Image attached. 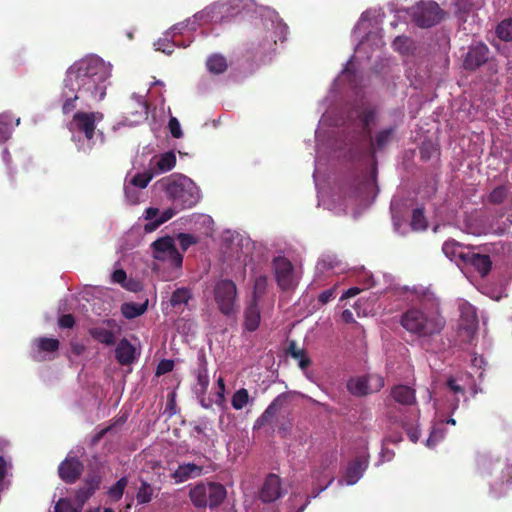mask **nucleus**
<instances>
[{
  "instance_id": "obj_1",
  "label": "nucleus",
  "mask_w": 512,
  "mask_h": 512,
  "mask_svg": "<svg viewBox=\"0 0 512 512\" xmlns=\"http://www.w3.org/2000/svg\"><path fill=\"white\" fill-rule=\"evenodd\" d=\"M111 71L98 56H87L67 68L63 86L70 92H79L82 98L100 102L104 99Z\"/></svg>"
},
{
  "instance_id": "obj_2",
  "label": "nucleus",
  "mask_w": 512,
  "mask_h": 512,
  "mask_svg": "<svg viewBox=\"0 0 512 512\" xmlns=\"http://www.w3.org/2000/svg\"><path fill=\"white\" fill-rule=\"evenodd\" d=\"M439 300L430 291L423 293L418 306L408 308L400 324L410 334L418 337H432L440 334L445 320L439 311Z\"/></svg>"
},
{
  "instance_id": "obj_3",
  "label": "nucleus",
  "mask_w": 512,
  "mask_h": 512,
  "mask_svg": "<svg viewBox=\"0 0 512 512\" xmlns=\"http://www.w3.org/2000/svg\"><path fill=\"white\" fill-rule=\"evenodd\" d=\"M162 185L175 209H191L200 201L199 188L186 176L169 177Z\"/></svg>"
},
{
  "instance_id": "obj_4",
  "label": "nucleus",
  "mask_w": 512,
  "mask_h": 512,
  "mask_svg": "<svg viewBox=\"0 0 512 512\" xmlns=\"http://www.w3.org/2000/svg\"><path fill=\"white\" fill-rule=\"evenodd\" d=\"M206 492L210 493V508L212 509L218 507L227 497V490L220 483H198L189 491L190 500L196 508H205L207 506Z\"/></svg>"
},
{
  "instance_id": "obj_5",
  "label": "nucleus",
  "mask_w": 512,
  "mask_h": 512,
  "mask_svg": "<svg viewBox=\"0 0 512 512\" xmlns=\"http://www.w3.org/2000/svg\"><path fill=\"white\" fill-rule=\"evenodd\" d=\"M410 16L418 27L430 28L444 19L445 11L435 1H419L410 10Z\"/></svg>"
},
{
  "instance_id": "obj_6",
  "label": "nucleus",
  "mask_w": 512,
  "mask_h": 512,
  "mask_svg": "<svg viewBox=\"0 0 512 512\" xmlns=\"http://www.w3.org/2000/svg\"><path fill=\"white\" fill-rule=\"evenodd\" d=\"M214 298L222 315L230 316L234 314L237 286L230 279L219 280L214 287Z\"/></svg>"
},
{
  "instance_id": "obj_7",
  "label": "nucleus",
  "mask_w": 512,
  "mask_h": 512,
  "mask_svg": "<svg viewBox=\"0 0 512 512\" xmlns=\"http://www.w3.org/2000/svg\"><path fill=\"white\" fill-rule=\"evenodd\" d=\"M153 257L160 261H168L173 267H181L182 254L179 253L174 239L165 236L152 243Z\"/></svg>"
},
{
  "instance_id": "obj_8",
  "label": "nucleus",
  "mask_w": 512,
  "mask_h": 512,
  "mask_svg": "<svg viewBox=\"0 0 512 512\" xmlns=\"http://www.w3.org/2000/svg\"><path fill=\"white\" fill-rule=\"evenodd\" d=\"M346 386L352 395L365 396L378 392L384 386V379L378 374H369L351 379Z\"/></svg>"
},
{
  "instance_id": "obj_9",
  "label": "nucleus",
  "mask_w": 512,
  "mask_h": 512,
  "mask_svg": "<svg viewBox=\"0 0 512 512\" xmlns=\"http://www.w3.org/2000/svg\"><path fill=\"white\" fill-rule=\"evenodd\" d=\"M102 119L98 112H76L69 123V130L84 134L88 141H91L95 133V122Z\"/></svg>"
},
{
  "instance_id": "obj_10",
  "label": "nucleus",
  "mask_w": 512,
  "mask_h": 512,
  "mask_svg": "<svg viewBox=\"0 0 512 512\" xmlns=\"http://www.w3.org/2000/svg\"><path fill=\"white\" fill-rule=\"evenodd\" d=\"M275 274L278 286L283 291L294 288L296 281L294 278V268L291 261L283 256L274 259Z\"/></svg>"
},
{
  "instance_id": "obj_11",
  "label": "nucleus",
  "mask_w": 512,
  "mask_h": 512,
  "mask_svg": "<svg viewBox=\"0 0 512 512\" xmlns=\"http://www.w3.org/2000/svg\"><path fill=\"white\" fill-rule=\"evenodd\" d=\"M231 9L228 2H216L196 13L195 18L205 23H224L228 21Z\"/></svg>"
},
{
  "instance_id": "obj_12",
  "label": "nucleus",
  "mask_w": 512,
  "mask_h": 512,
  "mask_svg": "<svg viewBox=\"0 0 512 512\" xmlns=\"http://www.w3.org/2000/svg\"><path fill=\"white\" fill-rule=\"evenodd\" d=\"M85 465L76 456H66V458L59 464L58 473L59 477L66 484H74L81 477Z\"/></svg>"
},
{
  "instance_id": "obj_13",
  "label": "nucleus",
  "mask_w": 512,
  "mask_h": 512,
  "mask_svg": "<svg viewBox=\"0 0 512 512\" xmlns=\"http://www.w3.org/2000/svg\"><path fill=\"white\" fill-rule=\"evenodd\" d=\"M284 494L281 478L274 473L268 474L259 489V500L264 503H270L279 500Z\"/></svg>"
},
{
  "instance_id": "obj_14",
  "label": "nucleus",
  "mask_w": 512,
  "mask_h": 512,
  "mask_svg": "<svg viewBox=\"0 0 512 512\" xmlns=\"http://www.w3.org/2000/svg\"><path fill=\"white\" fill-rule=\"evenodd\" d=\"M461 262L465 266H470L481 278H485L492 270L493 263L489 254H480L473 251H467L465 256H461Z\"/></svg>"
},
{
  "instance_id": "obj_15",
  "label": "nucleus",
  "mask_w": 512,
  "mask_h": 512,
  "mask_svg": "<svg viewBox=\"0 0 512 512\" xmlns=\"http://www.w3.org/2000/svg\"><path fill=\"white\" fill-rule=\"evenodd\" d=\"M489 60V47L483 43L472 44L464 58V69L473 71Z\"/></svg>"
},
{
  "instance_id": "obj_16",
  "label": "nucleus",
  "mask_w": 512,
  "mask_h": 512,
  "mask_svg": "<svg viewBox=\"0 0 512 512\" xmlns=\"http://www.w3.org/2000/svg\"><path fill=\"white\" fill-rule=\"evenodd\" d=\"M395 131L396 127L390 126L378 131L374 137H372L371 133L370 138H365L369 141V151L372 156H374L378 151H382L392 142Z\"/></svg>"
},
{
  "instance_id": "obj_17",
  "label": "nucleus",
  "mask_w": 512,
  "mask_h": 512,
  "mask_svg": "<svg viewBox=\"0 0 512 512\" xmlns=\"http://www.w3.org/2000/svg\"><path fill=\"white\" fill-rule=\"evenodd\" d=\"M243 317L244 329L249 332H254L260 324V310L257 295L253 294L251 301L244 309Z\"/></svg>"
},
{
  "instance_id": "obj_18",
  "label": "nucleus",
  "mask_w": 512,
  "mask_h": 512,
  "mask_svg": "<svg viewBox=\"0 0 512 512\" xmlns=\"http://www.w3.org/2000/svg\"><path fill=\"white\" fill-rule=\"evenodd\" d=\"M391 396L397 404L402 406H413L417 403L415 389L405 384L394 385L391 388Z\"/></svg>"
},
{
  "instance_id": "obj_19",
  "label": "nucleus",
  "mask_w": 512,
  "mask_h": 512,
  "mask_svg": "<svg viewBox=\"0 0 512 512\" xmlns=\"http://www.w3.org/2000/svg\"><path fill=\"white\" fill-rule=\"evenodd\" d=\"M368 467V459L365 456L356 457L346 469L345 481L347 485H354L363 476Z\"/></svg>"
},
{
  "instance_id": "obj_20",
  "label": "nucleus",
  "mask_w": 512,
  "mask_h": 512,
  "mask_svg": "<svg viewBox=\"0 0 512 512\" xmlns=\"http://www.w3.org/2000/svg\"><path fill=\"white\" fill-rule=\"evenodd\" d=\"M203 475V465L184 463L179 464L177 469L172 474V478L176 483H182L190 478L201 477Z\"/></svg>"
},
{
  "instance_id": "obj_21",
  "label": "nucleus",
  "mask_w": 512,
  "mask_h": 512,
  "mask_svg": "<svg viewBox=\"0 0 512 512\" xmlns=\"http://www.w3.org/2000/svg\"><path fill=\"white\" fill-rule=\"evenodd\" d=\"M135 351L127 339H122L115 349V358L119 364L129 365L135 360Z\"/></svg>"
},
{
  "instance_id": "obj_22",
  "label": "nucleus",
  "mask_w": 512,
  "mask_h": 512,
  "mask_svg": "<svg viewBox=\"0 0 512 512\" xmlns=\"http://www.w3.org/2000/svg\"><path fill=\"white\" fill-rule=\"evenodd\" d=\"M34 345L37 349V353L32 355V358L36 361H41L42 357L40 353H52L57 351L60 347V341L56 338L39 337L34 340Z\"/></svg>"
},
{
  "instance_id": "obj_23",
  "label": "nucleus",
  "mask_w": 512,
  "mask_h": 512,
  "mask_svg": "<svg viewBox=\"0 0 512 512\" xmlns=\"http://www.w3.org/2000/svg\"><path fill=\"white\" fill-rule=\"evenodd\" d=\"M196 383L194 385V393L197 396H205L209 385V377L206 367V361L203 359L200 362L199 368L195 371Z\"/></svg>"
},
{
  "instance_id": "obj_24",
  "label": "nucleus",
  "mask_w": 512,
  "mask_h": 512,
  "mask_svg": "<svg viewBox=\"0 0 512 512\" xmlns=\"http://www.w3.org/2000/svg\"><path fill=\"white\" fill-rule=\"evenodd\" d=\"M285 400V396L283 394L278 395L273 402L270 403V405L267 406L266 410L262 414L261 417H259L256 420V424L258 426H263L268 424L272 418H274L277 414V411L279 407L282 406L283 402Z\"/></svg>"
},
{
  "instance_id": "obj_25",
  "label": "nucleus",
  "mask_w": 512,
  "mask_h": 512,
  "mask_svg": "<svg viewBox=\"0 0 512 512\" xmlns=\"http://www.w3.org/2000/svg\"><path fill=\"white\" fill-rule=\"evenodd\" d=\"M375 115H377V111L370 106L365 107L358 114V119L362 123L364 138H370L371 124L375 121Z\"/></svg>"
},
{
  "instance_id": "obj_26",
  "label": "nucleus",
  "mask_w": 512,
  "mask_h": 512,
  "mask_svg": "<svg viewBox=\"0 0 512 512\" xmlns=\"http://www.w3.org/2000/svg\"><path fill=\"white\" fill-rule=\"evenodd\" d=\"M146 309L147 302L142 304L135 302H125L122 304V307H120V312H122V315H124L126 319H134L144 314Z\"/></svg>"
},
{
  "instance_id": "obj_27",
  "label": "nucleus",
  "mask_w": 512,
  "mask_h": 512,
  "mask_svg": "<svg viewBox=\"0 0 512 512\" xmlns=\"http://www.w3.org/2000/svg\"><path fill=\"white\" fill-rule=\"evenodd\" d=\"M89 334L93 339L107 346L115 344V336L111 330L103 327H93L89 330Z\"/></svg>"
},
{
  "instance_id": "obj_28",
  "label": "nucleus",
  "mask_w": 512,
  "mask_h": 512,
  "mask_svg": "<svg viewBox=\"0 0 512 512\" xmlns=\"http://www.w3.org/2000/svg\"><path fill=\"white\" fill-rule=\"evenodd\" d=\"M82 96L79 94V92H70L68 89L63 87L62 91V98H63V104H62V112L64 115H68L72 111L76 109V101L81 98Z\"/></svg>"
},
{
  "instance_id": "obj_29",
  "label": "nucleus",
  "mask_w": 512,
  "mask_h": 512,
  "mask_svg": "<svg viewBox=\"0 0 512 512\" xmlns=\"http://www.w3.org/2000/svg\"><path fill=\"white\" fill-rule=\"evenodd\" d=\"M206 67L208 70H210V72L214 74H220L227 70V60L225 56L215 54L208 57L206 61Z\"/></svg>"
},
{
  "instance_id": "obj_30",
  "label": "nucleus",
  "mask_w": 512,
  "mask_h": 512,
  "mask_svg": "<svg viewBox=\"0 0 512 512\" xmlns=\"http://www.w3.org/2000/svg\"><path fill=\"white\" fill-rule=\"evenodd\" d=\"M175 214H176V211L173 208H168V209L164 210L160 217H158L157 219H155L153 221L145 223V225H144V232L145 233H152V232H154L163 223H165V222L169 221L170 219H172Z\"/></svg>"
},
{
  "instance_id": "obj_31",
  "label": "nucleus",
  "mask_w": 512,
  "mask_h": 512,
  "mask_svg": "<svg viewBox=\"0 0 512 512\" xmlns=\"http://www.w3.org/2000/svg\"><path fill=\"white\" fill-rule=\"evenodd\" d=\"M442 250L444 255L450 260H461V255H466L467 253L462 251L461 244L457 243L455 240H447L444 242Z\"/></svg>"
},
{
  "instance_id": "obj_32",
  "label": "nucleus",
  "mask_w": 512,
  "mask_h": 512,
  "mask_svg": "<svg viewBox=\"0 0 512 512\" xmlns=\"http://www.w3.org/2000/svg\"><path fill=\"white\" fill-rule=\"evenodd\" d=\"M154 488L145 480L140 481V487L138 488L136 499L138 504H146L153 500L154 498Z\"/></svg>"
},
{
  "instance_id": "obj_33",
  "label": "nucleus",
  "mask_w": 512,
  "mask_h": 512,
  "mask_svg": "<svg viewBox=\"0 0 512 512\" xmlns=\"http://www.w3.org/2000/svg\"><path fill=\"white\" fill-rule=\"evenodd\" d=\"M128 481L125 476L120 477L116 483L107 491L108 498L111 501H118L123 497L124 490L127 487Z\"/></svg>"
},
{
  "instance_id": "obj_34",
  "label": "nucleus",
  "mask_w": 512,
  "mask_h": 512,
  "mask_svg": "<svg viewBox=\"0 0 512 512\" xmlns=\"http://www.w3.org/2000/svg\"><path fill=\"white\" fill-rule=\"evenodd\" d=\"M176 165V155L173 151L165 152L158 159L156 166L161 172H168Z\"/></svg>"
},
{
  "instance_id": "obj_35",
  "label": "nucleus",
  "mask_w": 512,
  "mask_h": 512,
  "mask_svg": "<svg viewBox=\"0 0 512 512\" xmlns=\"http://www.w3.org/2000/svg\"><path fill=\"white\" fill-rule=\"evenodd\" d=\"M12 118L7 114H0V144L7 141L12 132Z\"/></svg>"
},
{
  "instance_id": "obj_36",
  "label": "nucleus",
  "mask_w": 512,
  "mask_h": 512,
  "mask_svg": "<svg viewBox=\"0 0 512 512\" xmlns=\"http://www.w3.org/2000/svg\"><path fill=\"white\" fill-rule=\"evenodd\" d=\"M249 398V392L245 388H241L232 395L231 406L234 409L240 410L249 403Z\"/></svg>"
},
{
  "instance_id": "obj_37",
  "label": "nucleus",
  "mask_w": 512,
  "mask_h": 512,
  "mask_svg": "<svg viewBox=\"0 0 512 512\" xmlns=\"http://www.w3.org/2000/svg\"><path fill=\"white\" fill-rule=\"evenodd\" d=\"M410 226L414 231H423L427 228V220H425L422 208H415L412 210V221Z\"/></svg>"
},
{
  "instance_id": "obj_38",
  "label": "nucleus",
  "mask_w": 512,
  "mask_h": 512,
  "mask_svg": "<svg viewBox=\"0 0 512 512\" xmlns=\"http://www.w3.org/2000/svg\"><path fill=\"white\" fill-rule=\"evenodd\" d=\"M510 191L505 186H496L490 196H488V201L494 205L503 204L507 197L509 196Z\"/></svg>"
},
{
  "instance_id": "obj_39",
  "label": "nucleus",
  "mask_w": 512,
  "mask_h": 512,
  "mask_svg": "<svg viewBox=\"0 0 512 512\" xmlns=\"http://www.w3.org/2000/svg\"><path fill=\"white\" fill-rule=\"evenodd\" d=\"M496 35L499 37V39H502L506 42L512 41V18L498 23L496 28Z\"/></svg>"
},
{
  "instance_id": "obj_40",
  "label": "nucleus",
  "mask_w": 512,
  "mask_h": 512,
  "mask_svg": "<svg viewBox=\"0 0 512 512\" xmlns=\"http://www.w3.org/2000/svg\"><path fill=\"white\" fill-rule=\"evenodd\" d=\"M191 299V293L189 289L180 288L173 292L172 297H170V304L176 307L181 304H186Z\"/></svg>"
},
{
  "instance_id": "obj_41",
  "label": "nucleus",
  "mask_w": 512,
  "mask_h": 512,
  "mask_svg": "<svg viewBox=\"0 0 512 512\" xmlns=\"http://www.w3.org/2000/svg\"><path fill=\"white\" fill-rule=\"evenodd\" d=\"M455 15L460 22H466V16L471 11V3L469 0H456Z\"/></svg>"
},
{
  "instance_id": "obj_42",
  "label": "nucleus",
  "mask_w": 512,
  "mask_h": 512,
  "mask_svg": "<svg viewBox=\"0 0 512 512\" xmlns=\"http://www.w3.org/2000/svg\"><path fill=\"white\" fill-rule=\"evenodd\" d=\"M80 510L79 507L72 506L69 500L60 499L55 503L53 512H80Z\"/></svg>"
},
{
  "instance_id": "obj_43",
  "label": "nucleus",
  "mask_w": 512,
  "mask_h": 512,
  "mask_svg": "<svg viewBox=\"0 0 512 512\" xmlns=\"http://www.w3.org/2000/svg\"><path fill=\"white\" fill-rule=\"evenodd\" d=\"M286 352L294 360H298L306 355L304 348H298L297 344L294 340L289 341L288 348L286 349Z\"/></svg>"
},
{
  "instance_id": "obj_44",
  "label": "nucleus",
  "mask_w": 512,
  "mask_h": 512,
  "mask_svg": "<svg viewBox=\"0 0 512 512\" xmlns=\"http://www.w3.org/2000/svg\"><path fill=\"white\" fill-rule=\"evenodd\" d=\"M127 274L124 269H116L112 274V281L114 283L120 284L124 288L133 291L131 287L126 283Z\"/></svg>"
},
{
  "instance_id": "obj_45",
  "label": "nucleus",
  "mask_w": 512,
  "mask_h": 512,
  "mask_svg": "<svg viewBox=\"0 0 512 512\" xmlns=\"http://www.w3.org/2000/svg\"><path fill=\"white\" fill-rule=\"evenodd\" d=\"M93 494V492L84 487L77 489L75 494V501L77 502L79 509H81L82 505H84L85 502L88 501Z\"/></svg>"
},
{
  "instance_id": "obj_46",
  "label": "nucleus",
  "mask_w": 512,
  "mask_h": 512,
  "mask_svg": "<svg viewBox=\"0 0 512 512\" xmlns=\"http://www.w3.org/2000/svg\"><path fill=\"white\" fill-rule=\"evenodd\" d=\"M401 425L406 430L407 436L410 441L417 443L420 437V430L417 427L410 426L406 421L402 420Z\"/></svg>"
},
{
  "instance_id": "obj_47",
  "label": "nucleus",
  "mask_w": 512,
  "mask_h": 512,
  "mask_svg": "<svg viewBox=\"0 0 512 512\" xmlns=\"http://www.w3.org/2000/svg\"><path fill=\"white\" fill-rule=\"evenodd\" d=\"M152 177L148 174H136L131 179V184L135 187L146 188L149 185Z\"/></svg>"
},
{
  "instance_id": "obj_48",
  "label": "nucleus",
  "mask_w": 512,
  "mask_h": 512,
  "mask_svg": "<svg viewBox=\"0 0 512 512\" xmlns=\"http://www.w3.org/2000/svg\"><path fill=\"white\" fill-rule=\"evenodd\" d=\"M100 483H101L100 476H98V475L87 476V478L85 479L84 488H86L89 491L94 493L99 489Z\"/></svg>"
},
{
  "instance_id": "obj_49",
  "label": "nucleus",
  "mask_w": 512,
  "mask_h": 512,
  "mask_svg": "<svg viewBox=\"0 0 512 512\" xmlns=\"http://www.w3.org/2000/svg\"><path fill=\"white\" fill-rule=\"evenodd\" d=\"M168 128L170 134L176 139H179L182 137V130L180 127V123L176 117H172L168 121Z\"/></svg>"
},
{
  "instance_id": "obj_50",
  "label": "nucleus",
  "mask_w": 512,
  "mask_h": 512,
  "mask_svg": "<svg viewBox=\"0 0 512 512\" xmlns=\"http://www.w3.org/2000/svg\"><path fill=\"white\" fill-rule=\"evenodd\" d=\"M174 361L172 360H162L158 362L156 367V375H162L165 373L172 372L174 369Z\"/></svg>"
},
{
  "instance_id": "obj_51",
  "label": "nucleus",
  "mask_w": 512,
  "mask_h": 512,
  "mask_svg": "<svg viewBox=\"0 0 512 512\" xmlns=\"http://www.w3.org/2000/svg\"><path fill=\"white\" fill-rule=\"evenodd\" d=\"M433 152H436V148L432 143H423L420 147V158L424 161H428Z\"/></svg>"
},
{
  "instance_id": "obj_52",
  "label": "nucleus",
  "mask_w": 512,
  "mask_h": 512,
  "mask_svg": "<svg viewBox=\"0 0 512 512\" xmlns=\"http://www.w3.org/2000/svg\"><path fill=\"white\" fill-rule=\"evenodd\" d=\"M446 386L454 394L465 395V388L458 384L457 380L454 377H450L447 379Z\"/></svg>"
},
{
  "instance_id": "obj_53",
  "label": "nucleus",
  "mask_w": 512,
  "mask_h": 512,
  "mask_svg": "<svg viewBox=\"0 0 512 512\" xmlns=\"http://www.w3.org/2000/svg\"><path fill=\"white\" fill-rule=\"evenodd\" d=\"M179 244L183 250L188 248L190 245L195 244V238L188 233H180L178 236Z\"/></svg>"
},
{
  "instance_id": "obj_54",
  "label": "nucleus",
  "mask_w": 512,
  "mask_h": 512,
  "mask_svg": "<svg viewBox=\"0 0 512 512\" xmlns=\"http://www.w3.org/2000/svg\"><path fill=\"white\" fill-rule=\"evenodd\" d=\"M58 324L61 328H73L75 325V318L73 314H63L59 318Z\"/></svg>"
},
{
  "instance_id": "obj_55",
  "label": "nucleus",
  "mask_w": 512,
  "mask_h": 512,
  "mask_svg": "<svg viewBox=\"0 0 512 512\" xmlns=\"http://www.w3.org/2000/svg\"><path fill=\"white\" fill-rule=\"evenodd\" d=\"M217 386H218V391L216 394L217 395L216 403L220 404L225 401V390H226L225 380L222 377H219L217 379Z\"/></svg>"
},
{
  "instance_id": "obj_56",
  "label": "nucleus",
  "mask_w": 512,
  "mask_h": 512,
  "mask_svg": "<svg viewBox=\"0 0 512 512\" xmlns=\"http://www.w3.org/2000/svg\"><path fill=\"white\" fill-rule=\"evenodd\" d=\"M113 429V425L107 426L106 428L99 430L95 433L91 439V445H97L100 443L103 437L110 433Z\"/></svg>"
},
{
  "instance_id": "obj_57",
  "label": "nucleus",
  "mask_w": 512,
  "mask_h": 512,
  "mask_svg": "<svg viewBox=\"0 0 512 512\" xmlns=\"http://www.w3.org/2000/svg\"><path fill=\"white\" fill-rule=\"evenodd\" d=\"M335 289L324 290L318 296V302L321 304H327L334 298Z\"/></svg>"
},
{
  "instance_id": "obj_58",
  "label": "nucleus",
  "mask_w": 512,
  "mask_h": 512,
  "mask_svg": "<svg viewBox=\"0 0 512 512\" xmlns=\"http://www.w3.org/2000/svg\"><path fill=\"white\" fill-rule=\"evenodd\" d=\"M159 213V210L158 208H147L145 209V220H148V221H153L155 219H157V215Z\"/></svg>"
},
{
  "instance_id": "obj_59",
  "label": "nucleus",
  "mask_w": 512,
  "mask_h": 512,
  "mask_svg": "<svg viewBox=\"0 0 512 512\" xmlns=\"http://www.w3.org/2000/svg\"><path fill=\"white\" fill-rule=\"evenodd\" d=\"M8 469H9V464L5 461L3 456H0V481H2L4 479Z\"/></svg>"
},
{
  "instance_id": "obj_60",
  "label": "nucleus",
  "mask_w": 512,
  "mask_h": 512,
  "mask_svg": "<svg viewBox=\"0 0 512 512\" xmlns=\"http://www.w3.org/2000/svg\"><path fill=\"white\" fill-rule=\"evenodd\" d=\"M359 292H360V289L357 287L350 288L349 290H347L345 293L342 294L341 300L355 297L356 295L359 294Z\"/></svg>"
},
{
  "instance_id": "obj_61",
  "label": "nucleus",
  "mask_w": 512,
  "mask_h": 512,
  "mask_svg": "<svg viewBox=\"0 0 512 512\" xmlns=\"http://www.w3.org/2000/svg\"><path fill=\"white\" fill-rule=\"evenodd\" d=\"M342 319L345 323H352L354 322V315L351 310H344L342 312Z\"/></svg>"
},
{
  "instance_id": "obj_62",
  "label": "nucleus",
  "mask_w": 512,
  "mask_h": 512,
  "mask_svg": "<svg viewBox=\"0 0 512 512\" xmlns=\"http://www.w3.org/2000/svg\"><path fill=\"white\" fill-rule=\"evenodd\" d=\"M298 361V366H300V368L302 370H305L309 367L311 361L309 360V358L307 357V355L303 356L302 358L296 360Z\"/></svg>"
},
{
  "instance_id": "obj_63",
  "label": "nucleus",
  "mask_w": 512,
  "mask_h": 512,
  "mask_svg": "<svg viewBox=\"0 0 512 512\" xmlns=\"http://www.w3.org/2000/svg\"><path fill=\"white\" fill-rule=\"evenodd\" d=\"M266 285V277L264 276H259L258 278L255 279V290H258L259 288H262ZM254 294L256 295V291H254Z\"/></svg>"
},
{
  "instance_id": "obj_64",
  "label": "nucleus",
  "mask_w": 512,
  "mask_h": 512,
  "mask_svg": "<svg viewBox=\"0 0 512 512\" xmlns=\"http://www.w3.org/2000/svg\"><path fill=\"white\" fill-rule=\"evenodd\" d=\"M407 38L404 37V36H397L394 40V43L393 45L396 47V48H399V46L405 44L407 42Z\"/></svg>"
}]
</instances>
